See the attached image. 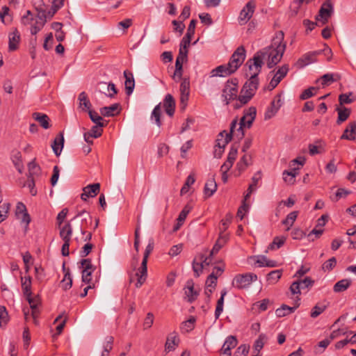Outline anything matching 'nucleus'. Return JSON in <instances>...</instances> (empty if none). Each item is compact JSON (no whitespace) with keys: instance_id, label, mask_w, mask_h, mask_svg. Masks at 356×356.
<instances>
[{"instance_id":"1","label":"nucleus","mask_w":356,"mask_h":356,"mask_svg":"<svg viewBox=\"0 0 356 356\" xmlns=\"http://www.w3.org/2000/svg\"><path fill=\"white\" fill-rule=\"evenodd\" d=\"M284 34L281 31L273 38L271 45L256 52L252 58L249 59L245 66L248 70L245 76L249 78H258L264 60H267V67L270 69L275 66L282 59L286 44L282 42Z\"/></svg>"},{"instance_id":"2","label":"nucleus","mask_w":356,"mask_h":356,"mask_svg":"<svg viewBox=\"0 0 356 356\" xmlns=\"http://www.w3.org/2000/svg\"><path fill=\"white\" fill-rule=\"evenodd\" d=\"M259 86L258 78H249L243 85L238 100L243 104L248 103L254 95Z\"/></svg>"},{"instance_id":"3","label":"nucleus","mask_w":356,"mask_h":356,"mask_svg":"<svg viewBox=\"0 0 356 356\" xmlns=\"http://www.w3.org/2000/svg\"><path fill=\"white\" fill-rule=\"evenodd\" d=\"M257 115V109L254 106L250 107L244 111L243 116L240 119L237 128L236 138L241 139L244 136L243 128H250Z\"/></svg>"},{"instance_id":"4","label":"nucleus","mask_w":356,"mask_h":356,"mask_svg":"<svg viewBox=\"0 0 356 356\" xmlns=\"http://www.w3.org/2000/svg\"><path fill=\"white\" fill-rule=\"evenodd\" d=\"M257 280V276L254 273L238 275L234 277L232 281V286L238 289H243L248 287L252 282Z\"/></svg>"},{"instance_id":"5","label":"nucleus","mask_w":356,"mask_h":356,"mask_svg":"<svg viewBox=\"0 0 356 356\" xmlns=\"http://www.w3.org/2000/svg\"><path fill=\"white\" fill-rule=\"evenodd\" d=\"M314 283L313 280L309 277H306L303 280H298L293 282L290 286V291L293 295H300L302 291L306 290L307 291Z\"/></svg>"},{"instance_id":"6","label":"nucleus","mask_w":356,"mask_h":356,"mask_svg":"<svg viewBox=\"0 0 356 356\" xmlns=\"http://www.w3.org/2000/svg\"><path fill=\"white\" fill-rule=\"evenodd\" d=\"M245 49L243 46L238 47L234 54L232 55L229 65L232 67L234 72H236L237 69L242 65L245 59Z\"/></svg>"},{"instance_id":"7","label":"nucleus","mask_w":356,"mask_h":356,"mask_svg":"<svg viewBox=\"0 0 356 356\" xmlns=\"http://www.w3.org/2000/svg\"><path fill=\"white\" fill-rule=\"evenodd\" d=\"M333 13V8L330 0H327L321 6L319 14L316 16V19L325 24Z\"/></svg>"},{"instance_id":"8","label":"nucleus","mask_w":356,"mask_h":356,"mask_svg":"<svg viewBox=\"0 0 356 356\" xmlns=\"http://www.w3.org/2000/svg\"><path fill=\"white\" fill-rule=\"evenodd\" d=\"M255 7L256 5L254 1H250L245 4L238 17V22L241 24H245L250 19L254 12Z\"/></svg>"},{"instance_id":"9","label":"nucleus","mask_w":356,"mask_h":356,"mask_svg":"<svg viewBox=\"0 0 356 356\" xmlns=\"http://www.w3.org/2000/svg\"><path fill=\"white\" fill-rule=\"evenodd\" d=\"M282 105L281 95H277L271 102L270 106L267 108L264 114V119L269 120L277 113Z\"/></svg>"},{"instance_id":"10","label":"nucleus","mask_w":356,"mask_h":356,"mask_svg":"<svg viewBox=\"0 0 356 356\" xmlns=\"http://www.w3.org/2000/svg\"><path fill=\"white\" fill-rule=\"evenodd\" d=\"M289 70V67L287 64L283 65L282 67L278 68L270 81L269 86L271 89H274L280 83L282 79L286 76Z\"/></svg>"},{"instance_id":"11","label":"nucleus","mask_w":356,"mask_h":356,"mask_svg":"<svg viewBox=\"0 0 356 356\" xmlns=\"http://www.w3.org/2000/svg\"><path fill=\"white\" fill-rule=\"evenodd\" d=\"M100 184L95 183L89 184L83 188V193L81 195V198L83 201H86L88 197H95L99 192Z\"/></svg>"},{"instance_id":"12","label":"nucleus","mask_w":356,"mask_h":356,"mask_svg":"<svg viewBox=\"0 0 356 356\" xmlns=\"http://www.w3.org/2000/svg\"><path fill=\"white\" fill-rule=\"evenodd\" d=\"M232 83H233L232 86L229 84V81H227L222 90V97H225L227 104H229V101L234 99L236 97V83H233L232 81Z\"/></svg>"},{"instance_id":"13","label":"nucleus","mask_w":356,"mask_h":356,"mask_svg":"<svg viewBox=\"0 0 356 356\" xmlns=\"http://www.w3.org/2000/svg\"><path fill=\"white\" fill-rule=\"evenodd\" d=\"M237 345V339L234 336L227 337L221 348V356H231V350Z\"/></svg>"},{"instance_id":"14","label":"nucleus","mask_w":356,"mask_h":356,"mask_svg":"<svg viewBox=\"0 0 356 356\" xmlns=\"http://www.w3.org/2000/svg\"><path fill=\"white\" fill-rule=\"evenodd\" d=\"M300 298L297 296L295 299V304L296 305L294 307H289L286 305H282L280 308L277 309L275 311L276 316L277 317H284L288 314H290L295 312V310L299 307L300 305Z\"/></svg>"},{"instance_id":"15","label":"nucleus","mask_w":356,"mask_h":356,"mask_svg":"<svg viewBox=\"0 0 356 356\" xmlns=\"http://www.w3.org/2000/svg\"><path fill=\"white\" fill-rule=\"evenodd\" d=\"M186 298L188 302H193L198 296V292L194 289V282L192 280H189L186 282V286L184 288Z\"/></svg>"},{"instance_id":"16","label":"nucleus","mask_w":356,"mask_h":356,"mask_svg":"<svg viewBox=\"0 0 356 356\" xmlns=\"http://www.w3.org/2000/svg\"><path fill=\"white\" fill-rule=\"evenodd\" d=\"M342 140H355L356 139V122H350L341 136Z\"/></svg>"},{"instance_id":"17","label":"nucleus","mask_w":356,"mask_h":356,"mask_svg":"<svg viewBox=\"0 0 356 356\" xmlns=\"http://www.w3.org/2000/svg\"><path fill=\"white\" fill-rule=\"evenodd\" d=\"M147 261L143 259L141 266L138 269V272L136 273V276L138 277V280H137V282L136 283V286L137 288L140 287L146 280L147 275Z\"/></svg>"},{"instance_id":"18","label":"nucleus","mask_w":356,"mask_h":356,"mask_svg":"<svg viewBox=\"0 0 356 356\" xmlns=\"http://www.w3.org/2000/svg\"><path fill=\"white\" fill-rule=\"evenodd\" d=\"M64 146V136L62 132L59 133L56 137L54 138L53 143L51 145V148L53 149L54 153L57 156H60L62 152V149Z\"/></svg>"},{"instance_id":"19","label":"nucleus","mask_w":356,"mask_h":356,"mask_svg":"<svg viewBox=\"0 0 356 356\" xmlns=\"http://www.w3.org/2000/svg\"><path fill=\"white\" fill-rule=\"evenodd\" d=\"M234 72L232 69V67L229 65L227 63V65H222L220 66H218L215 69L212 70L211 74V76H226L228 75H230L231 74L234 73Z\"/></svg>"},{"instance_id":"20","label":"nucleus","mask_w":356,"mask_h":356,"mask_svg":"<svg viewBox=\"0 0 356 356\" xmlns=\"http://www.w3.org/2000/svg\"><path fill=\"white\" fill-rule=\"evenodd\" d=\"M163 107L165 113L170 117L174 115L175 109V101L170 94L166 95L163 101Z\"/></svg>"},{"instance_id":"21","label":"nucleus","mask_w":356,"mask_h":356,"mask_svg":"<svg viewBox=\"0 0 356 356\" xmlns=\"http://www.w3.org/2000/svg\"><path fill=\"white\" fill-rule=\"evenodd\" d=\"M341 78V76L338 73H327L323 75L317 81L321 80V85L323 88H324L325 86H329L333 82L340 80Z\"/></svg>"},{"instance_id":"22","label":"nucleus","mask_w":356,"mask_h":356,"mask_svg":"<svg viewBox=\"0 0 356 356\" xmlns=\"http://www.w3.org/2000/svg\"><path fill=\"white\" fill-rule=\"evenodd\" d=\"M179 341V340L178 339L177 334L175 332L170 333L168 336L165 344V350L168 352L174 350L175 348L178 346Z\"/></svg>"},{"instance_id":"23","label":"nucleus","mask_w":356,"mask_h":356,"mask_svg":"<svg viewBox=\"0 0 356 356\" xmlns=\"http://www.w3.org/2000/svg\"><path fill=\"white\" fill-rule=\"evenodd\" d=\"M60 228V237L63 241H70L72 235V227L70 222H66L63 226Z\"/></svg>"},{"instance_id":"24","label":"nucleus","mask_w":356,"mask_h":356,"mask_svg":"<svg viewBox=\"0 0 356 356\" xmlns=\"http://www.w3.org/2000/svg\"><path fill=\"white\" fill-rule=\"evenodd\" d=\"M124 76L126 79L124 83L126 93L127 95H130L133 92L135 87L134 75L131 72L124 71Z\"/></svg>"},{"instance_id":"25","label":"nucleus","mask_w":356,"mask_h":356,"mask_svg":"<svg viewBox=\"0 0 356 356\" xmlns=\"http://www.w3.org/2000/svg\"><path fill=\"white\" fill-rule=\"evenodd\" d=\"M119 108V104H113L110 106H104L100 108V113L104 117H113L120 113Z\"/></svg>"},{"instance_id":"26","label":"nucleus","mask_w":356,"mask_h":356,"mask_svg":"<svg viewBox=\"0 0 356 356\" xmlns=\"http://www.w3.org/2000/svg\"><path fill=\"white\" fill-rule=\"evenodd\" d=\"M231 140V134H228L226 131H222L218 136L216 147H225Z\"/></svg>"},{"instance_id":"27","label":"nucleus","mask_w":356,"mask_h":356,"mask_svg":"<svg viewBox=\"0 0 356 356\" xmlns=\"http://www.w3.org/2000/svg\"><path fill=\"white\" fill-rule=\"evenodd\" d=\"M317 54V52H309L303 55L298 60V65L300 67H305L309 63H312L314 61V57Z\"/></svg>"},{"instance_id":"28","label":"nucleus","mask_w":356,"mask_h":356,"mask_svg":"<svg viewBox=\"0 0 356 356\" xmlns=\"http://www.w3.org/2000/svg\"><path fill=\"white\" fill-rule=\"evenodd\" d=\"M63 271L65 272V275H64V277H63V280L61 281V282L63 284L62 288L66 291L67 289H70L72 287V278L71 277L70 269L65 268V263L63 265Z\"/></svg>"},{"instance_id":"29","label":"nucleus","mask_w":356,"mask_h":356,"mask_svg":"<svg viewBox=\"0 0 356 356\" xmlns=\"http://www.w3.org/2000/svg\"><path fill=\"white\" fill-rule=\"evenodd\" d=\"M351 285V280L349 279H343L338 281L333 287L335 293H341L347 290Z\"/></svg>"},{"instance_id":"30","label":"nucleus","mask_w":356,"mask_h":356,"mask_svg":"<svg viewBox=\"0 0 356 356\" xmlns=\"http://www.w3.org/2000/svg\"><path fill=\"white\" fill-rule=\"evenodd\" d=\"M22 288L25 297L31 296V278L30 276L22 277Z\"/></svg>"},{"instance_id":"31","label":"nucleus","mask_w":356,"mask_h":356,"mask_svg":"<svg viewBox=\"0 0 356 356\" xmlns=\"http://www.w3.org/2000/svg\"><path fill=\"white\" fill-rule=\"evenodd\" d=\"M78 100L79 102V107L83 110H90L92 106L91 103L88 97L87 94L85 92H81L78 97Z\"/></svg>"},{"instance_id":"32","label":"nucleus","mask_w":356,"mask_h":356,"mask_svg":"<svg viewBox=\"0 0 356 356\" xmlns=\"http://www.w3.org/2000/svg\"><path fill=\"white\" fill-rule=\"evenodd\" d=\"M191 209H192V207L190 206L189 204H186L183 208V209L181 210V211L180 212V213L177 218V225L175 227V229H174L175 230L178 229L179 228V227L184 223L185 219L187 217V215L190 213Z\"/></svg>"},{"instance_id":"33","label":"nucleus","mask_w":356,"mask_h":356,"mask_svg":"<svg viewBox=\"0 0 356 356\" xmlns=\"http://www.w3.org/2000/svg\"><path fill=\"white\" fill-rule=\"evenodd\" d=\"M33 118L37 120L40 125L45 129L50 127L49 118L46 114L35 113L33 115Z\"/></svg>"},{"instance_id":"34","label":"nucleus","mask_w":356,"mask_h":356,"mask_svg":"<svg viewBox=\"0 0 356 356\" xmlns=\"http://www.w3.org/2000/svg\"><path fill=\"white\" fill-rule=\"evenodd\" d=\"M19 41V34L17 31L15 30L14 32L9 35V44L8 49L10 51H15L17 49V44Z\"/></svg>"},{"instance_id":"35","label":"nucleus","mask_w":356,"mask_h":356,"mask_svg":"<svg viewBox=\"0 0 356 356\" xmlns=\"http://www.w3.org/2000/svg\"><path fill=\"white\" fill-rule=\"evenodd\" d=\"M217 189V184L216 183L215 179H211L207 181L204 186V194L207 197H211L213 195Z\"/></svg>"},{"instance_id":"36","label":"nucleus","mask_w":356,"mask_h":356,"mask_svg":"<svg viewBox=\"0 0 356 356\" xmlns=\"http://www.w3.org/2000/svg\"><path fill=\"white\" fill-rule=\"evenodd\" d=\"M220 294L221 296L217 302V305L215 311L216 319H218L219 318V316H220L221 313L223 311L224 298L227 294V290L224 289L223 290H222Z\"/></svg>"},{"instance_id":"37","label":"nucleus","mask_w":356,"mask_h":356,"mask_svg":"<svg viewBox=\"0 0 356 356\" xmlns=\"http://www.w3.org/2000/svg\"><path fill=\"white\" fill-rule=\"evenodd\" d=\"M298 215V211H292L289 213L286 218L282 220V224L286 226V231H289L293 226Z\"/></svg>"},{"instance_id":"38","label":"nucleus","mask_w":356,"mask_h":356,"mask_svg":"<svg viewBox=\"0 0 356 356\" xmlns=\"http://www.w3.org/2000/svg\"><path fill=\"white\" fill-rule=\"evenodd\" d=\"M356 100V96L353 95V92H350L348 93L341 94L339 96V102L341 105L349 104Z\"/></svg>"},{"instance_id":"39","label":"nucleus","mask_w":356,"mask_h":356,"mask_svg":"<svg viewBox=\"0 0 356 356\" xmlns=\"http://www.w3.org/2000/svg\"><path fill=\"white\" fill-rule=\"evenodd\" d=\"M63 0H54L50 10L47 12L48 19H51L56 13L63 6Z\"/></svg>"},{"instance_id":"40","label":"nucleus","mask_w":356,"mask_h":356,"mask_svg":"<svg viewBox=\"0 0 356 356\" xmlns=\"http://www.w3.org/2000/svg\"><path fill=\"white\" fill-rule=\"evenodd\" d=\"M296 171V168H293L291 171L284 170L282 174L284 181L289 184H293L295 182V178L297 175Z\"/></svg>"},{"instance_id":"41","label":"nucleus","mask_w":356,"mask_h":356,"mask_svg":"<svg viewBox=\"0 0 356 356\" xmlns=\"http://www.w3.org/2000/svg\"><path fill=\"white\" fill-rule=\"evenodd\" d=\"M337 110L338 111V119L337 122L340 124L348 118L350 115V109L344 107L342 109L337 108Z\"/></svg>"},{"instance_id":"42","label":"nucleus","mask_w":356,"mask_h":356,"mask_svg":"<svg viewBox=\"0 0 356 356\" xmlns=\"http://www.w3.org/2000/svg\"><path fill=\"white\" fill-rule=\"evenodd\" d=\"M227 237L225 236H220L217 241L216 242L215 245H213L210 254L211 256H213L215 254H217L218 251L220 250L221 248L224 246L225 243L227 242Z\"/></svg>"},{"instance_id":"43","label":"nucleus","mask_w":356,"mask_h":356,"mask_svg":"<svg viewBox=\"0 0 356 356\" xmlns=\"http://www.w3.org/2000/svg\"><path fill=\"white\" fill-rule=\"evenodd\" d=\"M285 237L284 236H282V237H279V236H276L274 238L273 242L268 245V250H266V252H268V250H275V249H278L280 248V247H282L284 242H285Z\"/></svg>"},{"instance_id":"44","label":"nucleus","mask_w":356,"mask_h":356,"mask_svg":"<svg viewBox=\"0 0 356 356\" xmlns=\"http://www.w3.org/2000/svg\"><path fill=\"white\" fill-rule=\"evenodd\" d=\"M27 301L30 304L31 308L32 309V316L34 318L38 316V305L39 303V300L38 298H32L31 296L29 297H26Z\"/></svg>"},{"instance_id":"45","label":"nucleus","mask_w":356,"mask_h":356,"mask_svg":"<svg viewBox=\"0 0 356 356\" xmlns=\"http://www.w3.org/2000/svg\"><path fill=\"white\" fill-rule=\"evenodd\" d=\"M195 318L191 316L188 321H186L181 323V330L184 332H188L194 328V323Z\"/></svg>"},{"instance_id":"46","label":"nucleus","mask_w":356,"mask_h":356,"mask_svg":"<svg viewBox=\"0 0 356 356\" xmlns=\"http://www.w3.org/2000/svg\"><path fill=\"white\" fill-rule=\"evenodd\" d=\"M88 115L90 116V120L94 123L99 125V127L105 126V124L102 122V120H103L102 118L97 112L90 109L88 111Z\"/></svg>"},{"instance_id":"47","label":"nucleus","mask_w":356,"mask_h":356,"mask_svg":"<svg viewBox=\"0 0 356 356\" xmlns=\"http://www.w3.org/2000/svg\"><path fill=\"white\" fill-rule=\"evenodd\" d=\"M195 181V177L193 175H189L186 178L185 184L181 188L180 193L181 195L186 194L188 192L189 188L191 185H193Z\"/></svg>"},{"instance_id":"48","label":"nucleus","mask_w":356,"mask_h":356,"mask_svg":"<svg viewBox=\"0 0 356 356\" xmlns=\"http://www.w3.org/2000/svg\"><path fill=\"white\" fill-rule=\"evenodd\" d=\"M257 175H255L252 178V183L251 184H250L248 188V193L247 194L245 195L244 198H245V201H247L251 193L255 190L256 188V186H257V184L259 181V180L260 179L261 177L260 176H257Z\"/></svg>"},{"instance_id":"49","label":"nucleus","mask_w":356,"mask_h":356,"mask_svg":"<svg viewBox=\"0 0 356 356\" xmlns=\"http://www.w3.org/2000/svg\"><path fill=\"white\" fill-rule=\"evenodd\" d=\"M79 217L81 218L82 225H83V223L87 225L88 222L90 223L92 222V217H91V216L90 215L89 213H88L85 210H83V211H81L78 212V213L74 217V218L72 220H74V219H75L76 218H79Z\"/></svg>"},{"instance_id":"50","label":"nucleus","mask_w":356,"mask_h":356,"mask_svg":"<svg viewBox=\"0 0 356 356\" xmlns=\"http://www.w3.org/2000/svg\"><path fill=\"white\" fill-rule=\"evenodd\" d=\"M282 273V272L281 270H273L267 275V280L270 283H275L281 277Z\"/></svg>"},{"instance_id":"51","label":"nucleus","mask_w":356,"mask_h":356,"mask_svg":"<svg viewBox=\"0 0 356 356\" xmlns=\"http://www.w3.org/2000/svg\"><path fill=\"white\" fill-rule=\"evenodd\" d=\"M161 117V104L156 105L152 111L151 118L154 119L156 124L158 127L161 125V122L160 120Z\"/></svg>"},{"instance_id":"52","label":"nucleus","mask_w":356,"mask_h":356,"mask_svg":"<svg viewBox=\"0 0 356 356\" xmlns=\"http://www.w3.org/2000/svg\"><path fill=\"white\" fill-rule=\"evenodd\" d=\"M317 90L318 88L316 87H309V88L305 90L300 96V99L305 100L313 97Z\"/></svg>"},{"instance_id":"53","label":"nucleus","mask_w":356,"mask_h":356,"mask_svg":"<svg viewBox=\"0 0 356 356\" xmlns=\"http://www.w3.org/2000/svg\"><path fill=\"white\" fill-rule=\"evenodd\" d=\"M80 263L82 271H94L95 269V267L92 264L91 260L90 259H83L81 261Z\"/></svg>"},{"instance_id":"54","label":"nucleus","mask_w":356,"mask_h":356,"mask_svg":"<svg viewBox=\"0 0 356 356\" xmlns=\"http://www.w3.org/2000/svg\"><path fill=\"white\" fill-rule=\"evenodd\" d=\"M8 321V314L3 306H0V327L5 326Z\"/></svg>"},{"instance_id":"55","label":"nucleus","mask_w":356,"mask_h":356,"mask_svg":"<svg viewBox=\"0 0 356 356\" xmlns=\"http://www.w3.org/2000/svg\"><path fill=\"white\" fill-rule=\"evenodd\" d=\"M10 206L9 203H4L0 206V223L6 219Z\"/></svg>"},{"instance_id":"56","label":"nucleus","mask_w":356,"mask_h":356,"mask_svg":"<svg viewBox=\"0 0 356 356\" xmlns=\"http://www.w3.org/2000/svg\"><path fill=\"white\" fill-rule=\"evenodd\" d=\"M325 305H316L312 309L311 317L315 318L322 314L326 309Z\"/></svg>"},{"instance_id":"57","label":"nucleus","mask_w":356,"mask_h":356,"mask_svg":"<svg viewBox=\"0 0 356 356\" xmlns=\"http://www.w3.org/2000/svg\"><path fill=\"white\" fill-rule=\"evenodd\" d=\"M337 264V259L335 257H332L327 261H326L322 266V268L324 271H330L334 268V267Z\"/></svg>"},{"instance_id":"58","label":"nucleus","mask_w":356,"mask_h":356,"mask_svg":"<svg viewBox=\"0 0 356 356\" xmlns=\"http://www.w3.org/2000/svg\"><path fill=\"white\" fill-rule=\"evenodd\" d=\"M350 192L344 188H339L335 193L334 197H331L332 200L334 202H337L339 199L342 197H346L348 195H349Z\"/></svg>"},{"instance_id":"59","label":"nucleus","mask_w":356,"mask_h":356,"mask_svg":"<svg viewBox=\"0 0 356 356\" xmlns=\"http://www.w3.org/2000/svg\"><path fill=\"white\" fill-rule=\"evenodd\" d=\"M217 279H218V275H215V273L213 272L207 277V280L206 281L207 286L214 289L216 286Z\"/></svg>"},{"instance_id":"60","label":"nucleus","mask_w":356,"mask_h":356,"mask_svg":"<svg viewBox=\"0 0 356 356\" xmlns=\"http://www.w3.org/2000/svg\"><path fill=\"white\" fill-rule=\"evenodd\" d=\"M105 343L104 344V350L103 352L107 353L109 354L110 351L113 348V343L114 339L111 336H108L106 337Z\"/></svg>"},{"instance_id":"61","label":"nucleus","mask_w":356,"mask_h":356,"mask_svg":"<svg viewBox=\"0 0 356 356\" xmlns=\"http://www.w3.org/2000/svg\"><path fill=\"white\" fill-rule=\"evenodd\" d=\"M266 337L264 334L259 335V338L255 341L254 344V349L256 352L259 353V351L263 348L264 345V339Z\"/></svg>"},{"instance_id":"62","label":"nucleus","mask_w":356,"mask_h":356,"mask_svg":"<svg viewBox=\"0 0 356 356\" xmlns=\"http://www.w3.org/2000/svg\"><path fill=\"white\" fill-rule=\"evenodd\" d=\"M180 92L181 93H189L190 92V81L188 79L184 78L182 79L180 85Z\"/></svg>"},{"instance_id":"63","label":"nucleus","mask_w":356,"mask_h":356,"mask_svg":"<svg viewBox=\"0 0 356 356\" xmlns=\"http://www.w3.org/2000/svg\"><path fill=\"white\" fill-rule=\"evenodd\" d=\"M67 213H68V209L67 208L62 209L58 213L57 218H56V222L58 225V227H61V225L63 222L65 218H66Z\"/></svg>"},{"instance_id":"64","label":"nucleus","mask_w":356,"mask_h":356,"mask_svg":"<svg viewBox=\"0 0 356 356\" xmlns=\"http://www.w3.org/2000/svg\"><path fill=\"white\" fill-rule=\"evenodd\" d=\"M102 127H99V125L95 124L91 128L90 131L88 132L93 136V138H99L102 134Z\"/></svg>"}]
</instances>
